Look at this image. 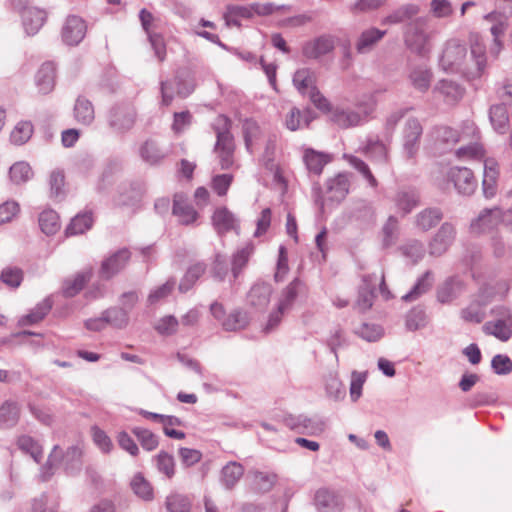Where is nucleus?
I'll return each mask as SVG.
<instances>
[{
	"instance_id": "f257e3e1",
	"label": "nucleus",
	"mask_w": 512,
	"mask_h": 512,
	"mask_svg": "<svg viewBox=\"0 0 512 512\" xmlns=\"http://www.w3.org/2000/svg\"><path fill=\"white\" fill-rule=\"evenodd\" d=\"M375 106L376 101L374 97L369 96L367 101L357 103V109L336 107L331 111V121L342 129L362 125L374 111Z\"/></svg>"
},
{
	"instance_id": "f03ea898",
	"label": "nucleus",
	"mask_w": 512,
	"mask_h": 512,
	"mask_svg": "<svg viewBox=\"0 0 512 512\" xmlns=\"http://www.w3.org/2000/svg\"><path fill=\"white\" fill-rule=\"evenodd\" d=\"M230 125V120L223 115L218 116L213 125L217 138L215 152L220 159L222 169H228L233 164L235 145L233 136L230 133Z\"/></svg>"
},
{
	"instance_id": "7ed1b4c3",
	"label": "nucleus",
	"mask_w": 512,
	"mask_h": 512,
	"mask_svg": "<svg viewBox=\"0 0 512 512\" xmlns=\"http://www.w3.org/2000/svg\"><path fill=\"white\" fill-rule=\"evenodd\" d=\"M427 23V18L418 17L411 21L404 30L405 45L412 52L421 56H424L430 50Z\"/></svg>"
},
{
	"instance_id": "20e7f679",
	"label": "nucleus",
	"mask_w": 512,
	"mask_h": 512,
	"mask_svg": "<svg viewBox=\"0 0 512 512\" xmlns=\"http://www.w3.org/2000/svg\"><path fill=\"white\" fill-rule=\"evenodd\" d=\"M422 134L423 127L419 120L414 117L408 118L401 132L402 151L406 159H414L418 154Z\"/></svg>"
},
{
	"instance_id": "39448f33",
	"label": "nucleus",
	"mask_w": 512,
	"mask_h": 512,
	"mask_svg": "<svg viewBox=\"0 0 512 512\" xmlns=\"http://www.w3.org/2000/svg\"><path fill=\"white\" fill-rule=\"evenodd\" d=\"M137 113L130 104H117L113 106L107 116L109 127L117 134H124L135 125Z\"/></svg>"
},
{
	"instance_id": "423d86ee",
	"label": "nucleus",
	"mask_w": 512,
	"mask_h": 512,
	"mask_svg": "<svg viewBox=\"0 0 512 512\" xmlns=\"http://www.w3.org/2000/svg\"><path fill=\"white\" fill-rule=\"evenodd\" d=\"M467 58V48L458 39H451L446 42L440 57V66L445 71H458Z\"/></svg>"
},
{
	"instance_id": "0eeeda50",
	"label": "nucleus",
	"mask_w": 512,
	"mask_h": 512,
	"mask_svg": "<svg viewBox=\"0 0 512 512\" xmlns=\"http://www.w3.org/2000/svg\"><path fill=\"white\" fill-rule=\"evenodd\" d=\"M448 180L454 184L459 194L469 196L474 193L477 182L471 169L466 167H451L447 173Z\"/></svg>"
},
{
	"instance_id": "6e6552de",
	"label": "nucleus",
	"mask_w": 512,
	"mask_h": 512,
	"mask_svg": "<svg viewBox=\"0 0 512 512\" xmlns=\"http://www.w3.org/2000/svg\"><path fill=\"white\" fill-rule=\"evenodd\" d=\"M392 202L396 211L404 217L420 205L419 191L411 186L401 187L393 195Z\"/></svg>"
},
{
	"instance_id": "1a4fd4ad",
	"label": "nucleus",
	"mask_w": 512,
	"mask_h": 512,
	"mask_svg": "<svg viewBox=\"0 0 512 512\" xmlns=\"http://www.w3.org/2000/svg\"><path fill=\"white\" fill-rule=\"evenodd\" d=\"M456 237V229L449 222L443 223L429 242V254L432 256L443 255L452 245Z\"/></svg>"
},
{
	"instance_id": "9d476101",
	"label": "nucleus",
	"mask_w": 512,
	"mask_h": 512,
	"mask_svg": "<svg viewBox=\"0 0 512 512\" xmlns=\"http://www.w3.org/2000/svg\"><path fill=\"white\" fill-rule=\"evenodd\" d=\"M502 223L501 209L495 207L484 209L470 224V232L474 235H482L495 229Z\"/></svg>"
},
{
	"instance_id": "9b49d317",
	"label": "nucleus",
	"mask_w": 512,
	"mask_h": 512,
	"mask_svg": "<svg viewBox=\"0 0 512 512\" xmlns=\"http://www.w3.org/2000/svg\"><path fill=\"white\" fill-rule=\"evenodd\" d=\"M86 31L85 21L79 16L71 15L63 25L62 39L67 45H78L85 37Z\"/></svg>"
},
{
	"instance_id": "f8f14e48",
	"label": "nucleus",
	"mask_w": 512,
	"mask_h": 512,
	"mask_svg": "<svg viewBox=\"0 0 512 512\" xmlns=\"http://www.w3.org/2000/svg\"><path fill=\"white\" fill-rule=\"evenodd\" d=\"M335 47L333 37L329 35L319 36L311 41H307L302 48L303 56L308 59H318L333 51Z\"/></svg>"
},
{
	"instance_id": "ddd939ff",
	"label": "nucleus",
	"mask_w": 512,
	"mask_h": 512,
	"mask_svg": "<svg viewBox=\"0 0 512 512\" xmlns=\"http://www.w3.org/2000/svg\"><path fill=\"white\" fill-rule=\"evenodd\" d=\"M130 252L127 249H120L102 262L100 275L104 279H110L119 273L130 259Z\"/></svg>"
},
{
	"instance_id": "4468645a",
	"label": "nucleus",
	"mask_w": 512,
	"mask_h": 512,
	"mask_svg": "<svg viewBox=\"0 0 512 512\" xmlns=\"http://www.w3.org/2000/svg\"><path fill=\"white\" fill-rule=\"evenodd\" d=\"M271 294V285L265 282H257L247 294V303L256 310H264L270 302Z\"/></svg>"
},
{
	"instance_id": "2eb2a0df",
	"label": "nucleus",
	"mask_w": 512,
	"mask_h": 512,
	"mask_svg": "<svg viewBox=\"0 0 512 512\" xmlns=\"http://www.w3.org/2000/svg\"><path fill=\"white\" fill-rule=\"evenodd\" d=\"M212 224L219 235H223L232 230L238 232L239 229L238 220L226 207H220L214 211Z\"/></svg>"
},
{
	"instance_id": "dca6fc26",
	"label": "nucleus",
	"mask_w": 512,
	"mask_h": 512,
	"mask_svg": "<svg viewBox=\"0 0 512 512\" xmlns=\"http://www.w3.org/2000/svg\"><path fill=\"white\" fill-rule=\"evenodd\" d=\"M350 181L346 173H339L327 181V200L340 203L349 192Z\"/></svg>"
},
{
	"instance_id": "f3484780",
	"label": "nucleus",
	"mask_w": 512,
	"mask_h": 512,
	"mask_svg": "<svg viewBox=\"0 0 512 512\" xmlns=\"http://www.w3.org/2000/svg\"><path fill=\"white\" fill-rule=\"evenodd\" d=\"M332 161L328 153L320 152L312 148H306L303 152V162L310 174L319 176L325 165Z\"/></svg>"
},
{
	"instance_id": "a211bd4d",
	"label": "nucleus",
	"mask_w": 512,
	"mask_h": 512,
	"mask_svg": "<svg viewBox=\"0 0 512 512\" xmlns=\"http://www.w3.org/2000/svg\"><path fill=\"white\" fill-rule=\"evenodd\" d=\"M172 213L183 225L194 223L198 217L197 211L181 194L174 196Z\"/></svg>"
},
{
	"instance_id": "6ab92c4d",
	"label": "nucleus",
	"mask_w": 512,
	"mask_h": 512,
	"mask_svg": "<svg viewBox=\"0 0 512 512\" xmlns=\"http://www.w3.org/2000/svg\"><path fill=\"white\" fill-rule=\"evenodd\" d=\"M56 68L52 62H45L41 65L35 76V84L39 93L46 95L55 86Z\"/></svg>"
},
{
	"instance_id": "aec40b11",
	"label": "nucleus",
	"mask_w": 512,
	"mask_h": 512,
	"mask_svg": "<svg viewBox=\"0 0 512 512\" xmlns=\"http://www.w3.org/2000/svg\"><path fill=\"white\" fill-rule=\"evenodd\" d=\"M46 21V12L35 7H26L22 11V22L28 35L36 34Z\"/></svg>"
},
{
	"instance_id": "412c9836",
	"label": "nucleus",
	"mask_w": 512,
	"mask_h": 512,
	"mask_svg": "<svg viewBox=\"0 0 512 512\" xmlns=\"http://www.w3.org/2000/svg\"><path fill=\"white\" fill-rule=\"evenodd\" d=\"M498 174L496 161L493 159H485L482 189L486 198H492L496 195Z\"/></svg>"
},
{
	"instance_id": "4be33fe9",
	"label": "nucleus",
	"mask_w": 512,
	"mask_h": 512,
	"mask_svg": "<svg viewBox=\"0 0 512 512\" xmlns=\"http://www.w3.org/2000/svg\"><path fill=\"white\" fill-rule=\"evenodd\" d=\"M386 31L377 28L364 30L358 37L355 49L359 54H367L373 50L375 45L385 36Z\"/></svg>"
},
{
	"instance_id": "5701e85b",
	"label": "nucleus",
	"mask_w": 512,
	"mask_h": 512,
	"mask_svg": "<svg viewBox=\"0 0 512 512\" xmlns=\"http://www.w3.org/2000/svg\"><path fill=\"white\" fill-rule=\"evenodd\" d=\"M314 500L319 512H340L342 509L339 497L327 489L318 490Z\"/></svg>"
},
{
	"instance_id": "b1692460",
	"label": "nucleus",
	"mask_w": 512,
	"mask_h": 512,
	"mask_svg": "<svg viewBox=\"0 0 512 512\" xmlns=\"http://www.w3.org/2000/svg\"><path fill=\"white\" fill-rule=\"evenodd\" d=\"M375 275H366L363 277V285L359 289L356 306L361 311L371 308L375 297Z\"/></svg>"
},
{
	"instance_id": "393cba45",
	"label": "nucleus",
	"mask_w": 512,
	"mask_h": 512,
	"mask_svg": "<svg viewBox=\"0 0 512 512\" xmlns=\"http://www.w3.org/2000/svg\"><path fill=\"white\" fill-rule=\"evenodd\" d=\"M510 324H512V313L509 310H506L505 319L487 322L484 325V329L488 334L495 336L499 340L507 341L512 336Z\"/></svg>"
},
{
	"instance_id": "a878e982",
	"label": "nucleus",
	"mask_w": 512,
	"mask_h": 512,
	"mask_svg": "<svg viewBox=\"0 0 512 512\" xmlns=\"http://www.w3.org/2000/svg\"><path fill=\"white\" fill-rule=\"evenodd\" d=\"M443 214L439 208H425L415 216V226L427 232L435 227L442 219Z\"/></svg>"
},
{
	"instance_id": "bb28decb",
	"label": "nucleus",
	"mask_w": 512,
	"mask_h": 512,
	"mask_svg": "<svg viewBox=\"0 0 512 512\" xmlns=\"http://www.w3.org/2000/svg\"><path fill=\"white\" fill-rule=\"evenodd\" d=\"M20 418V406L16 401L6 400L0 406V427L12 428Z\"/></svg>"
},
{
	"instance_id": "cd10ccee",
	"label": "nucleus",
	"mask_w": 512,
	"mask_h": 512,
	"mask_svg": "<svg viewBox=\"0 0 512 512\" xmlns=\"http://www.w3.org/2000/svg\"><path fill=\"white\" fill-rule=\"evenodd\" d=\"M420 11V8L417 4L409 3L404 4L387 15L383 20L382 24H400L407 20L412 19L416 16Z\"/></svg>"
},
{
	"instance_id": "c85d7f7f",
	"label": "nucleus",
	"mask_w": 512,
	"mask_h": 512,
	"mask_svg": "<svg viewBox=\"0 0 512 512\" xmlns=\"http://www.w3.org/2000/svg\"><path fill=\"white\" fill-rule=\"evenodd\" d=\"M244 474V467L235 461L228 462L221 470L220 481L222 485L231 490Z\"/></svg>"
},
{
	"instance_id": "c756f323",
	"label": "nucleus",
	"mask_w": 512,
	"mask_h": 512,
	"mask_svg": "<svg viewBox=\"0 0 512 512\" xmlns=\"http://www.w3.org/2000/svg\"><path fill=\"white\" fill-rule=\"evenodd\" d=\"M74 117L78 123L86 126L90 125L95 119L92 102L83 96H79L74 105Z\"/></svg>"
},
{
	"instance_id": "7c9ffc66",
	"label": "nucleus",
	"mask_w": 512,
	"mask_h": 512,
	"mask_svg": "<svg viewBox=\"0 0 512 512\" xmlns=\"http://www.w3.org/2000/svg\"><path fill=\"white\" fill-rule=\"evenodd\" d=\"M140 156L142 160L150 165L160 163L166 156V152L161 149L154 140H146L140 147Z\"/></svg>"
},
{
	"instance_id": "2f4dec72",
	"label": "nucleus",
	"mask_w": 512,
	"mask_h": 512,
	"mask_svg": "<svg viewBox=\"0 0 512 512\" xmlns=\"http://www.w3.org/2000/svg\"><path fill=\"white\" fill-rule=\"evenodd\" d=\"M303 286V282L295 278L289 285L281 292L278 307L280 311H290L299 292Z\"/></svg>"
},
{
	"instance_id": "473e14b6",
	"label": "nucleus",
	"mask_w": 512,
	"mask_h": 512,
	"mask_svg": "<svg viewBox=\"0 0 512 512\" xmlns=\"http://www.w3.org/2000/svg\"><path fill=\"white\" fill-rule=\"evenodd\" d=\"M398 251L413 264L422 260L426 252L424 244L417 239L407 240L398 247Z\"/></svg>"
},
{
	"instance_id": "72a5a7b5",
	"label": "nucleus",
	"mask_w": 512,
	"mask_h": 512,
	"mask_svg": "<svg viewBox=\"0 0 512 512\" xmlns=\"http://www.w3.org/2000/svg\"><path fill=\"white\" fill-rule=\"evenodd\" d=\"M253 253L254 245L252 243H247L233 254L231 271L234 279L238 278Z\"/></svg>"
},
{
	"instance_id": "f704fd0d",
	"label": "nucleus",
	"mask_w": 512,
	"mask_h": 512,
	"mask_svg": "<svg viewBox=\"0 0 512 512\" xmlns=\"http://www.w3.org/2000/svg\"><path fill=\"white\" fill-rule=\"evenodd\" d=\"M366 155L380 164H387L389 160L387 146L378 139H369L364 148Z\"/></svg>"
},
{
	"instance_id": "c9c22d12",
	"label": "nucleus",
	"mask_w": 512,
	"mask_h": 512,
	"mask_svg": "<svg viewBox=\"0 0 512 512\" xmlns=\"http://www.w3.org/2000/svg\"><path fill=\"white\" fill-rule=\"evenodd\" d=\"M90 278L91 272L85 271L76 274L72 279H66L62 286L63 295L65 297H74L83 289Z\"/></svg>"
},
{
	"instance_id": "e433bc0d",
	"label": "nucleus",
	"mask_w": 512,
	"mask_h": 512,
	"mask_svg": "<svg viewBox=\"0 0 512 512\" xmlns=\"http://www.w3.org/2000/svg\"><path fill=\"white\" fill-rule=\"evenodd\" d=\"M490 122L498 133H505L508 127V112L504 104H497L490 107Z\"/></svg>"
},
{
	"instance_id": "4c0bfd02",
	"label": "nucleus",
	"mask_w": 512,
	"mask_h": 512,
	"mask_svg": "<svg viewBox=\"0 0 512 512\" xmlns=\"http://www.w3.org/2000/svg\"><path fill=\"white\" fill-rule=\"evenodd\" d=\"M255 14L253 4L248 6L231 5L227 7L224 19L228 26H240L239 18H251Z\"/></svg>"
},
{
	"instance_id": "58836bf2",
	"label": "nucleus",
	"mask_w": 512,
	"mask_h": 512,
	"mask_svg": "<svg viewBox=\"0 0 512 512\" xmlns=\"http://www.w3.org/2000/svg\"><path fill=\"white\" fill-rule=\"evenodd\" d=\"M433 284L431 271H426L415 283L412 289L402 296L404 301H414L427 293Z\"/></svg>"
},
{
	"instance_id": "ea45409f",
	"label": "nucleus",
	"mask_w": 512,
	"mask_h": 512,
	"mask_svg": "<svg viewBox=\"0 0 512 512\" xmlns=\"http://www.w3.org/2000/svg\"><path fill=\"white\" fill-rule=\"evenodd\" d=\"M409 78L415 89L426 92L431 85L432 72L425 66H417L411 71Z\"/></svg>"
},
{
	"instance_id": "a19ab883",
	"label": "nucleus",
	"mask_w": 512,
	"mask_h": 512,
	"mask_svg": "<svg viewBox=\"0 0 512 512\" xmlns=\"http://www.w3.org/2000/svg\"><path fill=\"white\" fill-rule=\"evenodd\" d=\"M316 83L315 72L309 68L298 69L293 75V84L300 93L312 90Z\"/></svg>"
},
{
	"instance_id": "79ce46f5",
	"label": "nucleus",
	"mask_w": 512,
	"mask_h": 512,
	"mask_svg": "<svg viewBox=\"0 0 512 512\" xmlns=\"http://www.w3.org/2000/svg\"><path fill=\"white\" fill-rule=\"evenodd\" d=\"M325 390L329 398L339 401L346 396V389L336 372H330L325 378Z\"/></svg>"
},
{
	"instance_id": "37998d69",
	"label": "nucleus",
	"mask_w": 512,
	"mask_h": 512,
	"mask_svg": "<svg viewBox=\"0 0 512 512\" xmlns=\"http://www.w3.org/2000/svg\"><path fill=\"white\" fill-rule=\"evenodd\" d=\"M399 237V221L391 215L388 217L382 227V245L384 248H389L396 244Z\"/></svg>"
},
{
	"instance_id": "c03bdc74",
	"label": "nucleus",
	"mask_w": 512,
	"mask_h": 512,
	"mask_svg": "<svg viewBox=\"0 0 512 512\" xmlns=\"http://www.w3.org/2000/svg\"><path fill=\"white\" fill-rule=\"evenodd\" d=\"M469 42L471 56L475 59L478 70L482 71L486 65V49L482 37L478 33H470Z\"/></svg>"
},
{
	"instance_id": "a18cd8bd",
	"label": "nucleus",
	"mask_w": 512,
	"mask_h": 512,
	"mask_svg": "<svg viewBox=\"0 0 512 512\" xmlns=\"http://www.w3.org/2000/svg\"><path fill=\"white\" fill-rule=\"evenodd\" d=\"M51 308L52 301L49 298L44 299L30 313L20 319V324L32 325L40 322L49 313Z\"/></svg>"
},
{
	"instance_id": "49530a36",
	"label": "nucleus",
	"mask_w": 512,
	"mask_h": 512,
	"mask_svg": "<svg viewBox=\"0 0 512 512\" xmlns=\"http://www.w3.org/2000/svg\"><path fill=\"white\" fill-rule=\"evenodd\" d=\"M249 323V316L247 312L242 311L240 309H236L232 311L225 319L222 321V327L226 331H236L240 329H244Z\"/></svg>"
},
{
	"instance_id": "de8ad7c7",
	"label": "nucleus",
	"mask_w": 512,
	"mask_h": 512,
	"mask_svg": "<svg viewBox=\"0 0 512 512\" xmlns=\"http://www.w3.org/2000/svg\"><path fill=\"white\" fill-rule=\"evenodd\" d=\"M436 89L445 97L449 103H454L460 100L464 94L463 88L456 82L450 80H441Z\"/></svg>"
},
{
	"instance_id": "09e8293b",
	"label": "nucleus",
	"mask_w": 512,
	"mask_h": 512,
	"mask_svg": "<svg viewBox=\"0 0 512 512\" xmlns=\"http://www.w3.org/2000/svg\"><path fill=\"white\" fill-rule=\"evenodd\" d=\"M107 325L117 329L125 328L129 322L128 311L124 308L112 307L103 312Z\"/></svg>"
},
{
	"instance_id": "8fccbe9b",
	"label": "nucleus",
	"mask_w": 512,
	"mask_h": 512,
	"mask_svg": "<svg viewBox=\"0 0 512 512\" xmlns=\"http://www.w3.org/2000/svg\"><path fill=\"white\" fill-rule=\"evenodd\" d=\"M39 225L46 235H54L60 229L59 216L54 210H44L39 216Z\"/></svg>"
},
{
	"instance_id": "3c124183",
	"label": "nucleus",
	"mask_w": 512,
	"mask_h": 512,
	"mask_svg": "<svg viewBox=\"0 0 512 512\" xmlns=\"http://www.w3.org/2000/svg\"><path fill=\"white\" fill-rule=\"evenodd\" d=\"M93 223L92 214L85 212L83 214L76 215L66 228L67 235L82 234L86 230L90 229Z\"/></svg>"
},
{
	"instance_id": "603ef678",
	"label": "nucleus",
	"mask_w": 512,
	"mask_h": 512,
	"mask_svg": "<svg viewBox=\"0 0 512 512\" xmlns=\"http://www.w3.org/2000/svg\"><path fill=\"white\" fill-rule=\"evenodd\" d=\"M133 492L145 501L153 499V489L151 484L143 477L141 473L134 475L131 481Z\"/></svg>"
},
{
	"instance_id": "864d4df0",
	"label": "nucleus",
	"mask_w": 512,
	"mask_h": 512,
	"mask_svg": "<svg viewBox=\"0 0 512 512\" xmlns=\"http://www.w3.org/2000/svg\"><path fill=\"white\" fill-rule=\"evenodd\" d=\"M17 445L19 449L29 454L35 460V462H40L42 458V448L32 437L28 435L19 437Z\"/></svg>"
},
{
	"instance_id": "5fc2aeb1",
	"label": "nucleus",
	"mask_w": 512,
	"mask_h": 512,
	"mask_svg": "<svg viewBox=\"0 0 512 512\" xmlns=\"http://www.w3.org/2000/svg\"><path fill=\"white\" fill-rule=\"evenodd\" d=\"M132 433L137 437L143 449L153 451L157 448L158 437L150 430L142 427H134Z\"/></svg>"
},
{
	"instance_id": "6e6d98bb",
	"label": "nucleus",
	"mask_w": 512,
	"mask_h": 512,
	"mask_svg": "<svg viewBox=\"0 0 512 512\" xmlns=\"http://www.w3.org/2000/svg\"><path fill=\"white\" fill-rule=\"evenodd\" d=\"M344 157L348 160L349 164L363 176L371 187L375 188L378 186V181L363 160L353 155H344Z\"/></svg>"
},
{
	"instance_id": "4d7b16f0",
	"label": "nucleus",
	"mask_w": 512,
	"mask_h": 512,
	"mask_svg": "<svg viewBox=\"0 0 512 512\" xmlns=\"http://www.w3.org/2000/svg\"><path fill=\"white\" fill-rule=\"evenodd\" d=\"M9 176L13 183L19 185L32 177V169L26 162H17L11 166Z\"/></svg>"
},
{
	"instance_id": "13d9d810",
	"label": "nucleus",
	"mask_w": 512,
	"mask_h": 512,
	"mask_svg": "<svg viewBox=\"0 0 512 512\" xmlns=\"http://www.w3.org/2000/svg\"><path fill=\"white\" fill-rule=\"evenodd\" d=\"M65 176L62 170L55 169L50 173V197L60 199L64 196Z\"/></svg>"
},
{
	"instance_id": "bf43d9fd",
	"label": "nucleus",
	"mask_w": 512,
	"mask_h": 512,
	"mask_svg": "<svg viewBox=\"0 0 512 512\" xmlns=\"http://www.w3.org/2000/svg\"><path fill=\"white\" fill-rule=\"evenodd\" d=\"M155 463L159 472L163 473L167 478H172L175 474L174 457L166 451H160L155 456Z\"/></svg>"
},
{
	"instance_id": "052dcab7",
	"label": "nucleus",
	"mask_w": 512,
	"mask_h": 512,
	"mask_svg": "<svg viewBox=\"0 0 512 512\" xmlns=\"http://www.w3.org/2000/svg\"><path fill=\"white\" fill-rule=\"evenodd\" d=\"M459 282L454 279L445 281L437 290V299L441 303H449L458 296Z\"/></svg>"
},
{
	"instance_id": "680f3d73",
	"label": "nucleus",
	"mask_w": 512,
	"mask_h": 512,
	"mask_svg": "<svg viewBox=\"0 0 512 512\" xmlns=\"http://www.w3.org/2000/svg\"><path fill=\"white\" fill-rule=\"evenodd\" d=\"M242 131L246 149L251 152L254 141L257 140L261 134L260 127L256 121L245 119L242 125Z\"/></svg>"
},
{
	"instance_id": "e2e57ef3",
	"label": "nucleus",
	"mask_w": 512,
	"mask_h": 512,
	"mask_svg": "<svg viewBox=\"0 0 512 512\" xmlns=\"http://www.w3.org/2000/svg\"><path fill=\"white\" fill-rule=\"evenodd\" d=\"M277 476L274 473L261 471L253 472V485L260 492L270 491L276 483Z\"/></svg>"
},
{
	"instance_id": "0e129e2a",
	"label": "nucleus",
	"mask_w": 512,
	"mask_h": 512,
	"mask_svg": "<svg viewBox=\"0 0 512 512\" xmlns=\"http://www.w3.org/2000/svg\"><path fill=\"white\" fill-rule=\"evenodd\" d=\"M33 133V126L30 122H19L12 130L10 140L16 145H22L27 142Z\"/></svg>"
},
{
	"instance_id": "69168bd1",
	"label": "nucleus",
	"mask_w": 512,
	"mask_h": 512,
	"mask_svg": "<svg viewBox=\"0 0 512 512\" xmlns=\"http://www.w3.org/2000/svg\"><path fill=\"white\" fill-rule=\"evenodd\" d=\"M427 324V316L424 309L415 307L409 311L406 316V327L410 331H416L425 327Z\"/></svg>"
},
{
	"instance_id": "338daca9",
	"label": "nucleus",
	"mask_w": 512,
	"mask_h": 512,
	"mask_svg": "<svg viewBox=\"0 0 512 512\" xmlns=\"http://www.w3.org/2000/svg\"><path fill=\"white\" fill-rule=\"evenodd\" d=\"M166 508L169 512H189L190 502L187 497L175 494L167 497Z\"/></svg>"
},
{
	"instance_id": "774afa93",
	"label": "nucleus",
	"mask_w": 512,
	"mask_h": 512,
	"mask_svg": "<svg viewBox=\"0 0 512 512\" xmlns=\"http://www.w3.org/2000/svg\"><path fill=\"white\" fill-rule=\"evenodd\" d=\"M491 367L497 375H508L512 372V360L503 354H497L492 358Z\"/></svg>"
}]
</instances>
